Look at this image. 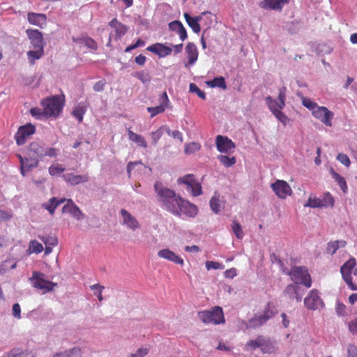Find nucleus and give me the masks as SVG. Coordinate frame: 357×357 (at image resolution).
<instances>
[{"label":"nucleus","mask_w":357,"mask_h":357,"mask_svg":"<svg viewBox=\"0 0 357 357\" xmlns=\"http://www.w3.org/2000/svg\"><path fill=\"white\" fill-rule=\"evenodd\" d=\"M347 243L345 241H335L327 244V252L334 255L340 248H344Z\"/></svg>","instance_id":"obj_36"},{"label":"nucleus","mask_w":357,"mask_h":357,"mask_svg":"<svg viewBox=\"0 0 357 357\" xmlns=\"http://www.w3.org/2000/svg\"><path fill=\"white\" fill-rule=\"evenodd\" d=\"M165 132H167V135H170L171 130L168 127L162 126L160 127L156 131L151 132V135L153 141L152 143L153 145H155L158 143Z\"/></svg>","instance_id":"obj_33"},{"label":"nucleus","mask_w":357,"mask_h":357,"mask_svg":"<svg viewBox=\"0 0 357 357\" xmlns=\"http://www.w3.org/2000/svg\"><path fill=\"white\" fill-rule=\"evenodd\" d=\"M158 255L160 258L165 259L176 264L183 265L184 261L182 258L176 255L173 251L169 249H162L158 252Z\"/></svg>","instance_id":"obj_25"},{"label":"nucleus","mask_w":357,"mask_h":357,"mask_svg":"<svg viewBox=\"0 0 357 357\" xmlns=\"http://www.w3.org/2000/svg\"><path fill=\"white\" fill-rule=\"evenodd\" d=\"M266 100L269 109L273 113H275L276 111L280 109H279L280 102H277L275 100L272 99L271 97H267Z\"/></svg>","instance_id":"obj_52"},{"label":"nucleus","mask_w":357,"mask_h":357,"mask_svg":"<svg viewBox=\"0 0 357 357\" xmlns=\"http://www.w3.org/2000/svg\"><path fill=\"white\" fill-rule=\"evenodd\" d=\"M198 317L204 324L217 325L225 323L223 311L219 306H215L210 310L199 312Z\"/></svg>","instance_id":"obj_4"},{"label":"nucleus","mask_w":357,"mask_h":357,"mask_svg":"<svg viewBox=\"0 0 357 357\" xmlns=\"http://www.w3.org/2000/svg\"><path fill=\"white\" fill-rule=\"evenodd\" d=\"M109 25L113 31L109 33V41L107 43V46H111L112 40L116 41L120 40L128 31V27L116 18L112 20L109 22Z\"/></svg>","instance_id":"obj_9"},{"label":"nucleus","mask_w":357,"mask_h":357,"mask_svg":"<svg viewBox=\"0 0 357 357\" xmlns=\"http://www.w3.org/2000/svg\"><path fill=\"white\" fill-rule=\"evenodd\" d=\"M304 304L305 307L312 310H315L322 307L324 303L319 296V292L316 289L310 291V294L304 299Z\"/></svg>","instance_id":"obj_13"},{"label":"nucleus","mask_w":357,"mask_h":357,"mask_svg":"<svg viewBox=\"0 0 357 357\" xmlns=\"http://www.w3.org/2000/svg\"><path fill=\"white\" fill-rule=\"evenodd\" d=\"M53 357H81V350L77 347H74L70 350L58 352Z\"/></svg>","instance_id":"obj_35"},{"label":"nucleus","mask_w":357,"mask_h":357,"mask_svg":"<svg viewBox=\"0 0 357 357\" xmlns=\"http://www.w3.org/2000/svg\"><path fill=\"white\" fill-rule=\"evenodd\" d=\"M185 53L187 54L188 62L185 63V66L188 68L189 66H192L198 59V50L195 44L193 43H188L185 47Z\"/></svg>","instance_id":"obj_20"},{"label":"nucleus","mask_w":357,"mask_h":357,"mask_svg":"<svg viewBox=\"0 0 357 357\" xmlns=\"http://www.w3.org/2000/svg\"><path fill=\"white\" fill-rule=\"evenodd\" d=\"M75 43H80L84 44L86 47L93 50H96L98 49L97 43L90 37H85L82 38L73 39Z\"/></svg>","instance_id":"obj_37"},{"label":"nucleus","mask_w":357,"mask_h":357,"mask_svg":"<svg viewBox=\"0 0 357 357\" xmlns=\"http://www.w3.org/2000/svg\"><path fill=\"white\" fill-rule=\"evenodd\" d=\"M295 284H303L306 288L312 285V280L308 270L304 266H294L288 273Z\"/></svg>","instance_id":"obj_6"},{"label":"nucleus","mask_w":357,"mask_h":357,"mask_svg":"<svg viewBox=\"0 0 357 357\" xmlns=\"http://www.w3.org/2000/svg\"><path fill=\"white\" fill-rule=\"evenodd\" d=\"M286 91H287V89L285 87H282L279 90V94H278V100H279V102H280L279 109H283V107L285 105Z\"/></svg>","instance_id":"obj_54"},{"label":"nucleus","mask_w":357,"mask_h":357,"mask_svg":"<svg viewBox=\"0 0 357 357\" xmlns=\"http://www.w3.org/2000/svg\"><path fill=\"white\" fill-rule=\"evenodd\" d=\"M27 20L30 24L42 27L46 24L47 17L45 14L29 13Z\"/></svg>","instance_id":"obj_27"},{"label":"nucleus","mask_w":357,"mask_h":357,"mask_svg":"<svg viewBox=\"0 0 357 357\" xmlns=\"http://www.w3.org/2000/svg\"><path fill=\"white\" fill-rule=\"evenodd\" d=\"M337 160L347 167L351 165L350 159L344 153H339L337 156Z\"/></svg>","instance_id":"obj_57"},{"label":"nucleus","mask_w":357,"mask_h":357,"mask_svg":"<svg viewBox=\"0 0 357 357\" xmlns=\"http://www.w3.org/2000/svg\"><path fill=\"white\" fill-rule=\"evenodd\" d=\"M160 105L156 107H149L147 111L151 114V117L153 118L158 114L165 112V108L168 107L169 100L168 98L166 91H164L160 96Z\"/></svg>","instance_id":"obj_17"},{"label":"nucleus","mask_w":357,"mask_h":357,"mask_svg":"<svg viewBox=\"0 0 357 357\" xmlns=\"http://www.w3.org/2000/svg\"><path fill=\"white\" fill-rule=\"evenodd\" d=\"M35 132L36 128L31 123L20 126L15 136L16 143L18 145L25 144L27 138L33 135Z\"/></svg>","instance_id":"obj_12"},{"label":"nucleus","mask_w":357,"mask_h":357,"mask_svg":"<svg viewBox=\"0 0 357 357\" xmlns=\"http://www.w3.org/2000/svg\"><path fill=\"white\" fill-rule=\"evenodd\" d=\"M63 213H70L76 220H81L83 218V213L80 209L75 204L72 199H68L66 204L62 208Z\"/></svg>","instance_id":"obj_21"},{"label":"nucleus","mask_w":357,"mask_h":357,"mask_svg":"<svg viewBox=\"0 0 357 357\" xmlns=\"http://www.w3.org/2000/svg\"><path fill=\"white\" fill-rule=\"evenodd\" d=\"M321 201L322 204H324V207L333 206L334 205V199L329 192L325 194L324 197L321 199Z\"/></svg>","instance_id":"obj_55"},{"label":"nucleus","mask_w":357,"mask_h":357,"mask_svg":"<svg viewBox=\"0 0 357 357\" xmlns=\"http://www.w3.org/2000/svg\"><path fill=\"white\" fill-rule=\"evenodd\" d=\"M56 197H52L50 200V203L43 204V206L47 209L51 215L54 213L57 204H55Z\"/></svg>","instance_id":"obj_53"},{"label":"nucleus","mask_w":357,"mask_h":357,"mask_svg":"<svg viewBox=\"0 0 357 357\" xmlns=\"http://www.w3.org/2000/svg\"><path fill=\"white\" fill-rule=\"evenodd\" d=\"M13 217V213L10 211L0 210V222L7 221Z\"/></svg>","instance_id":"obj_62"},{"label":"nucleus","mask_w":357,"mask_h":357,"mask_svg":"<svg viewBox=\"0 0 357 357\" xmlns=\"http://www.w3.org/2000/svg\"><path fill=\"white\" fill-rule=\"evenodd\" d=\"M149 352V350L145 348L139 349L135 354H132L129 357H144Z\"/></svg>","instance_id":"obj_64"},{"label":"nucleus","mask_w":357,"mask_h":357,"mask_svg":"<svg viewBox=\"0 0 357 357\" xmlns=\"http://www.w3.org/2000/svg\"><path fill=\"white\" fill-rule=\"evenodd\" d=\"M266 323L265 319H264L261 315H255L252 318L249 319L246 327L247 328H256L263 326Z\"/></svg>","instance_id":"obj_34"},{"label":"nucleus","mask_w":357,"mask_h":357,"mask_svg":"<svg viewBox=\"0 0 357 357\" xmlns=\"http://www.w3.org/2000/svg\"><path fill=\"white\" fill-rule=\"evenodd\" d=\"M305 291L300 284L294 283L286 287L284 295L290 300L296 299L297 302H301Z\"/></svg>","instance_id":"obj_14"},{"label":"nucleus","mask_w":357,"mask_h":357,"mask_svg":"<svg viewBox=\"0 0 357 357\" xmlns=\"http://www.w3.org/2000/svg\"><path fill=\"white\" fill-rule=\"evenodd\" d=\"M183 26V24L181 22L178 20H175L169 24V29L174 31L178 32V30Z\"/></svg>","instance_id":"obj_63"},{"label":"nucleus","mask_w":357,"mask_h":357,"mask_svg":"<svg viewBox=\"0 0 357 357\" xmlns=\"http://www.w3.org/2000/svg\"><path fill=\"white\" fill-rule=\"evenodd\" d=\"M26 34L34 48H44L43 34L37 29H27Z\"/></svg>","instance_id":"obj_19"},{"label":"nucleus","mask_w":357,"mask_h":357,"mask_svg":"<svg viewBox=\"0 0 357 357\" xmlns=\"http://www.w3.org/2000/svg\"><path fill=\"white\" fill-rule=\"evenodd\" d=\"M184 17L189 26L192 29L195 33H199L201 27L198 22L201 20V17H192L188 13L184 14Z\"/></svg>","instance_id":"obj_28"},{"label":"nucleus","mask_w":357,"mask_h":357,"mask_svg":"<svg viewBox=\"0 0 357 357\" xmlns=\"http://www.w3.org/2000/svg\"><path fill=\"white\" fill-rule=\"evenodd\" d=\"M324 206V204H322L321 199L316 197L313 195H310L307 203L304 204L305 207L310 208H323Z\"/></svg>","instance_id":"obj_38"},{"label":"nucleus","mask_w":357,"mask_h":357,"mask_svg":"<svg viewBox=\"0 0 357 357\" xmlns=\"http://www.w3.org/2000/svg\"><path fill=\"white\" fill-rule=\"evenodd\" d=\"M312 114L315 119L320 121L325 126L328 127L332 126V120L333 119L334 114L326 107L318 106L315 109H314Z\"/></svg>","instance_id":"obj_10"},{"label":"nucleus","mask_w":357,"mask_h":357,"mask_svg":"<svg viewBox=\"0 0 357 357\" xmlns=\"http://www.w3.org/2000/svg\"><path fill=\"white\" fill-rule=\"evenodd\" d=\"M30 113L33 116L38 119H41L42 117H45V116L43 115V109L42 110L41 109L38 107L31 108L30 110Z\"/></svg>","instance_id":"obj_60"},{"label":"nucleus","mask_w":357,"mask_h":357,"mask_svg":"<svg viewBox=\"0 0 357 357\" xmlns=\"http://www.w3.org/2000/svg\"><path fill=\"white\" fill-rule=\"evenodd\" d=\"M277 312L276 307L272 302H268L261 315V317L265 319V321L267 322L268 319H270L271 317H273Z\"/></svg>","instance_id":"obj_32"},{"label":"nucleus","mask_w":357,"mask_h":357,"mask_svg":"<svg viewBox=\"0 0 357 357\" xmlns=\"http://www.w3.org/2000/svg\"><path fill=\"white\" fill-rule=\"evenodd\" d=\"M348 328L353 335H357V317L348 323Z\"/></svg>","instance_id":"obj_58"},{"label":"nucleus","mask_w":357,"mask_h":357,"mask_svg":"<svg viewBox=\"0 0 357 357\" xmlns=\"http://www.w3.org/2000/svg\"><path fill=\"white\" fill-rule=\"evenodd\" d=\"M272 190L280 199H285L292 193V190L287 182L283 180H277L271 185Z\"/></svg>","instance_id":"obj_11"},{"label":"nucleus","mask_w":357,"mask_h":357,"mask_svg":"<svg viewBox=\"0 0 357 357\" xmlns=\"http://www.w3.org/2000/svg\"><path fill=\"white\" fill-rule=\"evenodd\" d=\"M232 230L238 239H241L243 237V232L241 229V225L236 220L233 221Z\"/></svg>","instance_id":"obj_49"},{"label":"nucleus","mask_w":357,"mask_h":357,"mask_svg":"<svg viewBox=\"0 0 357 357\" xmlns=\"http://www.w3.org/2000/svg\"><path fill=\"white\" fill-rule=\"evenodd\" d=\"M45 278L44 273L35 271H33L32 276L29 278L32 287L41 290L43 294L53 291L54 288L57 286V283L47 280Z\"/></svg>","instance_id":"obj_5"},{"label":"nucleus","mask_w":357,"mask_h":357,"mask_svg":"<svg viewBox=\"0 0 357 357\" xmlns=\"http://www.w3.org/2000/svg\"><path fill=\"white\" fill-rule=\"evenodd\" d=\"M210 207L211 210L215 213H218L220 211L221 208V204L219 199L216 197L215 196L212 197V198L210 200Z\"/></svg>","instance_id":"obj_46"},{"label":"nucleus","mask_w":357,"mask_h":357,"mask_svg":"<svg viewBox=\"0 0 357 357\" xmlns=\"http://www.w3.org/2000/svg\"><path fill=\"white\" fill-rule=\"evenodd\" d=\"M189 89L190 92L195 93L202 99H206V93L202 91L195 84L191 83L189 86Z\"/></svg>","instance_id":"obj_51"},{"label":"nucleus","mask_w":357,"mask_h":357,"mask_svg":"<svg viewBox=\"0 0 357 357\" xmlns=\"http://www.w3.org/2000/svg\"><path fill=\"white\" fill-rule=\"evenodd\" d=\"M206 268L207 270L213 269H223L224 265L217 261H206Z\"/></svg>","instance_id":"obj_56"},{"label":"nucleus","mask_w":357,"mask_h":357,"mask_svg":"<svg viewBox=\"0 0 357 357\" xmlns=\"http://www.w3.org/2000/svg\"><path fill=\"white\" fill-rule=\"evenodd\" d=\"M218 159L226 167H231L236 162L234 156L229 157L225 155H220L218 156Z\"/></svg>","instance_id":"obj_42"},{"label":"nucleus","mask_w":357,"mask_h":357,"mask_svg":"<svg viewBox=\"0 0 357 357\" xmlns=\"http://www.w3.org/2000/svg\"><path fill=\"white\" fill-rule=\"evenodd\" d=\"M347 357H357V347L350 344L347 347Z\"/></svg>","instance_id":"obj_61"},{"label":"nucleus","mask_w":357,"mask_h":357,"mask_svg":"<svg viewBox=\"0 0 357 357\" xmlns=\"http://www.w3.org/2000/svg\"><path fill=\"white\" fill-rule=\"evenodd\" d=\"M290 0H263L261 7L271 10L281 11L283 7L289 3Z\"/></svg>","instance_id":"obj_24"},{"label":"nucleus","mask_w":357,"mask_h":357,"mask_svg":"<svg viewBox=\"0 0 357 357\" xmlns=\"http://www.w3.org/2000/svg\"><path fill=\"white\" fill-rule=\"evenodd\" d=\"M146 50L155 54L160 58H163L170 55L172 52V49L169 46H167L165 43H157L152 45L149 46Z\"/></svg>","instance_id":"obj_18"},{"label":"nucleus","mask_w":357,"mask_h":357,"mask_svg":"<svg viewBox=\"0 0 357 357\" xmlns=\"http://www.w3.org/2000/svg\"><path fill=\"white\" fill-rule=\"evenodd\" d=\"M43 250V245L36 240H32L29 242V246L28 249L29 254L36 253L39 254Z\"/></svg>","instance_id":"obj_40"},{"label":"nucleus","mask_w":357,"mask_h":357,"mask_svg":"<svg viewBox=\"0 0 357 357\" xmlns=\"http://www.w3.org/2000/svg\"><path fill=\"white\" fill-rule=\"evenodd\" d=\"M182 213L190 218L195 217L197 213V208L195 205L181 198V202H179L178 213H174V215L181 216Z\"/></svg>","instance_id":"obj_16"},{"label":"nucleus","mask_w":357,"mask_h":357,"mask_svg":"<svg viewBox=\"0 0 357 357\" xmlns=\"http://www.w3.org/2000/svg\"><path fill=\"white\" fill-rule=\"evenodd\" d=\"M356 261L355 258L351 257L346 261L341 267L340 272L342 278L349 287L352 290H357V286L352 282L351 274H357V268H356Z\"/></svg>","instance_id":"obj_7"},{"label":"nucleus","mask_w":357,"mask_h":357,"mask_svg":"<svg viewBox=\"0 0 357 357\" xmlns=\"http://www.w3.org/2000/svg\"><path fill=\"white\" fill-rule=\"evenodd\" d=\"M200 149H201V145L199 143H197V142L188 143L185 146V153L186 154H192V153H194L199 151Z\"/></svg>","instance_id":"obj_44"},{"label":"nucleus","mask_w":357,"mask_h":357,"mask_svg":"<svg viewBox=\"0 0 357 357\" xmlns=\"http://www.w3.org/2000/svg\"><path fill=\"white\" fill-rule=\"evenodd\" d=\"M41 105L43 107V115L45 118L56 117L61 112L63 104L59 96H52L42 100Z\"/></svg>","instance_id":"obj_3"},{"label":"nucleus","mask_w":357,"mask_h":357,"mask_svg":"<svg viewBox=\"0 0 357 357\" xmlns=\"http://www.w3.org/2000/svg\"><path fill=\"white\" fill-rule=\"evenodd\" d=\"M90 288L92 291H93L94 294L97 296L99 301H102L103 300V297L102 296V291L105 289L104 286H102L98 284H96L91 285L90 287Z\"/></svg>","instance_id":"obj_48"},{"label":"nucleus","mask_w":357,"mask_h":357,"mask_svg":"<svg viewBox=\"0 0 357 357\" xmlns=\"http://www.w3.org/2000/svg\"><path fill=\"white\" fill-rule=\"evenodd\" d=\"M330 173L332 176V178L335 181V182L338 184L341 190L343 191V192H347V184L346 182L345 178L340 175L338 173L334 171L333 169H331Z\"/></svg>","instance_id":"obj_30"},{"label":"nucleus","mask_w":357,"mask_h":357,"mask_svg":"<svg viewBox=\"0 0 357 357\" xmlns=\"http://www.w3.org/2000/svg\"><path fill=\"white\" fill-rule=\"evenodd\" d=\"M38 237L45 245L56 246L58 245V239L55 236H39Z\"/></svg>","instance_id":"obj_43"},{"label":"nucleus","mask_w":357,"mask_h":357,"mask_svg":"<svg viewBox=\"0 0 357 357\" xmlns=\"http://www.w3.org/2000/svg\"><path fill=\"white\" fill-rule=\"evenodd\" d=\"M128 134L130 141L136 143L139 146L147 148V143L143 136L134 132L130 128L128 130Z\"/></svg>","instance_id":"obj_29"},{"label":"nucleus","mask_w":357,"mask_h":357,"mask_svg":"<svg viewBox=\"0 0 357 357\" xmlns=\"http://www.w3.org/2000/svg\"><path fill=\"white\" fill-rule=\"evenodd\" d=\"M302 103L303 106H305L308 109L311 110L312 112L319 105L317 102L311 100L310 98L303 97Z\"/></svg>","instance_id":"obj_50"},{"label":"nucleus","mask_w":357,"mask_h":357,"mask_svg":"<svg viewBox=\"0 0 357 357\" xmlns=\"http://www.w3.org/2000/svg\"><path fill=\"white\" fill-rule=\"evenodd\" d=\"M88 104L84 102H81L76 105L72 112V115L78 121L79 123L83 121L84 115L87 111Z\"/></svg>","instance_id":"obj_26"},{"label":"nucleus","mask_w":357,"mask_h":357,"mask_svg":"<svg viewBox=\"0 0 357 357\" xmlns=\"http://www.w3.org/2000/svg\"><path fill=\"white\" fill-rule=\"evenodd\" d=\"M262 341H264V337L261 335L258 336L255 340H251L249 342H248L245 344L246 347H250L252 349H255L256 348H260L261 349V344Z\"/></svg>","instance_id":"obj_45"},{"label":"nucleus","mask_w":357,"mask_h":357,"mask_svg":"<svg viewBox=\"0 0 357 357\" xmlns=\"http://www.w3.org/2000/svg\"><path fill=\"white\" fill-rule=\"evenodd\" d=\"M44 54V48H34L27 52L28 59L31 65H33L36 60L40 59Z\"/></svg>","instance_id":"obj_31"},{"label":"nucleus","mask_w":357,"mask_h":357,"mask_svg":"<svg viewBox=\"0 0 357 357\" xmlns=\"http://www.w3.org/2000/svg\"><path fill=\"white\" fill-rule=\"evenodd\" d=\"M63 178L66 182L71 185H76L79 183H86L89 180L87 174L79 175L73 173H67L63 175Z\"/></svg>","instance_id":"obj_22"},{"label":"nucleus","mask_w":357,"mask_h":357,"mask_svg":"<svg viewBox=\"0 0 357 357\" xmlns=\"http://www.w3.org/2000/svg\"><path fill=\"white\" fill-rule=\"evenodd\" d=\"M121 215L123 218V223L126 225L128 228L132 230H135L140 227V225L137 220L132 216L128 211L126 209L121 210Z\"/></svg>","instance_id":"obj_23"},{"label":"nucleus","mask_w":357,"mask_h":357,"mask_svg":"<svg viewBox=\"0 0 357 357\" xmlns=\"http://www.w3.org/2000/svg\"><path fill=\"white\" fill-rule=\"evenodd\" d=\"M58 150L52 147H46L38 142H31L26 152V156L19 155L21 166V174L23 176L26 172H29L38 165L39 160L43 157L54 158L56 155Z\"/></svg>","instance_id":"obj_1"},{"label":"nucleus","mask_w":357,"mask_h":357,"mask_svg":"<svg viewBox=\"0 0 357 357\" xmlns=\"http://www.w3.org/2000/svg\"><path fill=\"white\" fill-rule=\"evenodd\" d=\"M261 351L263 353L272 354L275 352V347L269 339L264 337V341H262L261 344Z\"/></svg>","instance_id":"obj_39"},{"label":"nucleus","mask_w":357,"mask_h":357,"mask_svg":"<svg viewBox=\"0 0 357 357\" xmlns=\"http://www.w3.org/2000/svg\"><path fill=\"white\" fill-rule=\"evenodd\" d=\"M178 185H185L186 190L190 191L192 196L197 197L202 194L201 183L198 182L193 174H186L177 179Z\"/></svg>","instance_id":"obj_8"},{"label":"nucleus","mask_w":357,"mask_h":357,"mask_svg":"<svg viewBox=\"0 0 357 357\" xmlns=\"http://www.w3.org/2000/svg\"><path fill=\"white\" fill-rule=\"evenodd\" d=\"M48 171L51 176H56L63 173L65 171V168L59 164L52 165L49 167Z\"/></svg>","instance_id":"obj_47"},{"label":"nucleus","mask_w":357,"mask_h":357,"mask_svg":"<svg viewBox=\"0 0 357 357\" xmlns=\"http://www.w3.org/2000/svg\"><path fill=\"white\" fill-rule=\"evenodd\" d=\"M217 149L225 153H233L235 149V144L227 137L218 135L215 139Z\"/></svg>","instance_id":"obj_15"},{"label":"nucleus","mask_w":357,"mask_h":357,"mask_svg":"<svg viewBox=\"0 0 357 357\" xmlns=\"http://www.w3.org/2000/svg\"><path fill=\"white\" fill-rule=\"evenodd\" d=\"M273 114L276 118L284 125H286L287 122L289 121L288 117L281 111V109L276 111Z\"/></svg>","instance_id":"obj_59"},{"label":"nucleus","mask_w":357,"mask_h":357,"mask_svg":"<svg viewBox=\"0 0 357 357\" xmlns=\"http://www.w3.org/2000/svg\"><path fill=\"white\" fill-rule=\"evenodd\" d=\"M207 84L212 87H220L225 89L227 88L226 82L223 77H215L213 79L208 81Z\"/></svg>","instance_id":"obj_41"},{"label":"nucleus","mask_w":357,"mask_h":357,"mask_svg":"<svg viewBox=\"0 0 357 357\" xmlns=\"http://www.w3.org/2000/svg\"><path fill=\"white\" fill-rule=\"evenodd\" d=\"M154 190L157 195V199L163 209L172 214L178 213L179 202H181L182 198L181 196L176 195L174 190L164 186L159 181L155 183Z\"/></svg>","instance_id":"obj_2"}]
</instances>
